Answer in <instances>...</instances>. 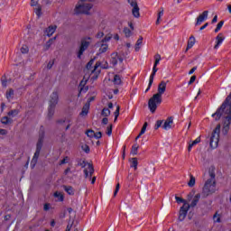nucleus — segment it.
Here are the masks:
<instances>
[{"instance_id": "1", "label": "nucleus", "mask_w": 231, "mask_h": 231, "mask_svg": "<svg viewBox=\"0 0 231 231\" xmlns=\"http://www.w3.org/2000/svg\"><path fill=\"white\" fill-rule=\"evenodd\" d=\"M230 100H231V92L227 96L226 100L223 102L221 106L217 110V112L212 115V116H213V118H215V120H219V118H221V116L223 115V113H225V115H226L224 117L223 129H222V133L224 134H226V133H228V131L230 129V124H231V102H230Z\"/></svg>"}, {"instance_id": "37", "label": "nucleus", "mask_w": 231, "mask_h": 231, "mask_svg": "<svg viewBox=\"0 0 231 231\" xmlns=\"http://www.w3.org/2000/svg\"><path fill=\"white\" fill-rule=\"evenodd\" d=\"M114 115H115L114 122H116V120H118V116H120V106H116V109Z\"/></svg>"}, {"instance_id": "60", "label": "nucleus", "mask_w": 231, "mask_h": 231, "mask_svg": "<svg viewBox=\"0 0 231 231\" xmlns=\"http://www.w3.org/2000/svg\"><path fill=\"white\" fill-rule=\"evenodd\" d=\"M127 180L128 181H133L134 180V176L133 174H129Z\"/></svg>"}, {"instance_id": "53", "label": "nucleus", "mask_w": 231, "mask_h": 231, "mask_svg": "<svg viewBox=\"0 0 231 231\" xmlns=\"http://www.w3.org/2000/svg\"><path fill=\"white\" fill-rule=\"evenodd\" d=\"M82 151H84L85 152H89V146L87 144H84L81 146Z\"/></svg>"}, {"instance_id": "59", "label": "nucleus", "mask_w": 231, "mask_h": 231, "mask_svg": "<svg viewBox=\"0 0 231 231\" xmlns=\"http://www.w3.org/2000/svg\"><path fill=\"white\" fill-rule=\"evenodd\" d=\"M102 37H104V32H97V39H102Z\"/></svg>"}, {"instance_id": "42", "label": "nucleus", "mask_w": 231, "mask_h": 231, "mask_svg": "<svg viewBox=\"0 0 231 231\" xmlns=\"http://www.w3.org/2000/svg\"><path fill=\"white\" fill-rule=\"evenodd\" d=\"M100 68V62H97L94 66V69L92 70V73H100V70L98 69Z\"/></svg>"}, {"instance_id": "11", "label": "nucleus", "mask_w": 231, "mask_h": 231, "mask_svg": "<svg viewBox=\"0 0 231 231\" xmlns=\"http://www.w3.org/2000/svg\"><path fill=\"white\" fill-rule=\"evenodd\" d=\"M129 4L133 7L132 14L134 17H140V8L138 7V3L134 0H129Z\"/></svg>"}, {"instance_id": "50", "label": "nucleus", "mask_w": 231, "mask_h": 231, "mask_svg": "<svg viewBox=\"0 0 231 231\" xmlns=\"http://www.w3.org/2000/svg\"><path fill=\"white\" fill-rule=\"evenodd\" d=\"M162 124H163V121L158 120L155 124L154 129H160V127H162Z\"/></svg>"}, {"instance_id": "18", "label": "nucleus", "mask_w": 231, "mask_h": 231, "mask_svg": "<svg viewBox=\"0 0 231 231\" xmlns=\"http://www.w3.org/2000/svg\"><path fill=\"white\" fill-rule=\"evenodd\" d=\"M15 97V92L13 88H9L5 92V97L8 100V102H12L14 100V97Z\"/></svg>"}, {"instance_id": "2", "label": "nucleus", "mask_w": 231, "mask_h": 231, "mask_svg": "<svg viewBox=\"0 0 231 231\" xmlns=\"http://www.w3.org/2000/svg\"><path fill=\"white\" fill-rule=\"evenodd\" d=\"M167 89V83L165 81H162L158 86V92L154 94L148 101V107L151 113H155L156 109H158V106L162 104V95L165 93Z\"/></svg>"}, {"instance_id": "12", "label": "nucleus", "mask_w": 231, "mask_h": 231, "mask_svg": "<svg viewBox=\"0 0 231 231\" xmlns=\"http://www.w3.org/2000/svg\"><path fill=\"white\" fill-rule=\"evenodd\" d=\"M31 6L34 7V12L38 17H41V15H42V13H41L42 7L41 6V5H39V0H32Z\"/></svg>"}, {"instance_id": "45", "label": "nucleus", "mask_w": 231, "mask_h": 231, "mask_svg": "<svg viewBox=\"0 0 231 231\" xmlns=\"http://www.w3.org/2000/svg\"><path fill=\"white\" fill-rule=\"evenodd\" d=\"M86 134L88 136V138H95V131L93 130H88Z\"/></svg>"}, {"instance_id": "54", "label": "nucleus", "mask_w": 231, "mask_h": 231, "mask_svg": "<svg viewBox=\"0 0 231 231\" xmlns=\"http://www.w3.org/2000/svg\"><path fill=\"white\" fill-rule=\"evenodd\" d=\"M94 138H97V140L102 138V132L95 133Z\"/></svg>"}, {"instance_id": "26", "label": "nucleus", "mask_w": 231, "mask_h": 231, "mask_svg": "<svg viewBox=\"0 0 231 231\" xmlns=\"http://www.w3.org/2000/svg\"><path fill=\"white\" fill-rule=\"evenodd\" d=\"M199 142H201V138L198 137L196 138L191 143H189V147H188V151L189 152H190V151H192V147L194 145H198V143H199Z\"/></svg>"}, {"instance_id": "20", "label": "nucleus", "mask_w": 231, "mask_h": 231, "mask_svg": "<svg viewBox=\"0 0 231 231\" xmlns=\"http://www.w3.org/2000/svg\"><path fill=\"white\" fill-rule=\"evenodd\" d=\"M57 30V26H49L46 31H45V34L48 36V37H51V35H53V33H55V31Z\"/></svg>"}, {"instance_id": "13", "label": "nucleus", "mask_w": 231, "mask_h": 231, "mask_svg": "<svg viewBox=\"0 0 231 231\" xmlns=\"http://www.w3.org/2000/svg\"><path fill=\"white\" fill-rule=\"evenodd\" d=\"M208 19V11H204L197 18L196 26H199L201 23H205Z\"/></svg>"}, {"instance_id": "61", "label": "nucleus", "mask_w": 231, "mask_h": 231, "mask_svg": "<svg viewBox=\"0 0 231 231\" xmlns=\"http://www.w3.org/2000/svg\"><path fill=\"white\" fill-rule=\"evenodd\" d=\"M0 134H8V131L5 130V129H0Z\"/></svg>"}, {"instance_id": "35", "label": "nucleus", "mask_w": 231, "mask_h": 231, "mask_svg": "<svg viewBox=\"0 0 231 231\" xmlns=\"http://www.w3.org/2000/svg\"><path fill=\"white\" fill-rule=\"evenodd\" d=\"M111 39H113V35L111 34H106L105 36V39L101 40L100 42H103L105 44H107V42H109L111 41Z\"/></svg>"}, {"instance_id": "46", "label": "nucleus", "mask_w": 231, "mask_h": 231, "mask_svg": "<svg viewBox=\"0 0 231 231\" xmlns=\"http://www.w3.org/2000/svg\"><path fill=\"white\" fill-rule=\"evenodd\" d=\"M1 82H2L3 88H6V86H8V81L6 80L5 77H2Z\"/></svg>"}, {"instance_id": "39", "label": "nucleus", "mask_w": 231, "mask_h": 231, "mask_svg": "<svg viewBox=\"0 0 231 231\" xmlns=\"http://www.w3.org/2000/svg\"><path fill=\"white\" fill-rule=\"evenodd\" d=\"M162 17H163V8H161V10L158 13L156 24H160V19H162Z\"/></svg>"}, {"instance_id": "10", "label": "nucleus", "mask_w": 231, "mask_h": 231, "mask_svg": "<svg viewBox=\"0 0 231 231\" xmlns=\"http://www.w3.org/2000/svg\"><path fill=\"white\" fill-rule=\"evenodd\" d=\"M95 172V170L93 169V165L90 163L85 164V169H84V174L85 178H88L91 180V177L93 176V173Z\"/></svg>"}, {"instance_id": "36", "label": "nucleus", "mask_w": 231, "mask_h": 231, "mask_svg": "<svg viewBox=\"0 0 231 231\" xmlns=\"http://www.w3.org/2000/svg\"><path fill=\"white\" fill-rule=\"evenodd\" d=\"M189 181L188 182L189 187H194L196 185V178L192 175H189Z\"/></svg>"}, {"instance_id": "57", "label": "nucleus", "mask_w": 231, "mask_h": 231, "mask_svg": "<svg viewBox=\"0 0 231 231\" xmlns=\"http://www.w3.org/2000/svg\"><path fill=\"white\" fill-rule=\"evenodd\" d=\"M196 82V76H192L189 81V84H194Z\"/></svg>"}, {"instance_id": "62", "label": "nucleus", "mask_w": 231, "mask_h": 231, "mask_svg": "<svg viewBox=\"0 0 231 231\" xmlns=\"http://www.w3.org/2000/svg\"><path fill=\"white\" fill-rule=\"evenodd\" d=\"M196 69H198V67H193L189 72V75H192V73H194V71H196Z\"/></svg>"}, {"instance_id": "19", "label": "nucleus", "mask_w": 231, "mask_h": 231, "mask_svg": "<svg viewBox=\"0 0 231 231\" xmlns=\"http://www.w3.org/2000/svg\"><path fill=\"white\" fill-rule=\"evenodd\" d=\"M39 156H41V150H36L31 162V165H32V167H35V165H37Z\"/></svg>"}, {"instance_id": "21", "label": "nucleus", "mask_w": 231, "mask_h": 231, "mask_svg": "<svg viewBox=\"0 0 231 231\" xmlns=\"http://www.w3.org/2000/svg\"><path fill=\"white\" fill-rule=\"evenodd\" d=\"M194 44H196V38L194 36H190L189 37V40L188 41V45H187V48H186V51L188 50H190Z\"/></svg>"}, {"instance_id": "9", "label": "nucleus", "mask_w": 231, "mask_h": 231, "mask_svg": "<svg viewBox=\"0 0 231 231\" xmlns=\"http://www.w3.org/2000/svg\"><path fill=\"white\" fill-rule=\"evenodd\" d=\"M124 62V58L118 55V52H113L110 58V63L113 66H116V64H122Z\"/></svg>"}, {"instance_id": "30", "label": "nucleus", "mask_w": 231, "mask_h": 231, "mask_svg": "<svg viewBox=\"0 0 231 231\" xmlns=\"http://www.w3.org/2000/svg\"><path fill=\"white\" fill-rule=\"evenodd\" d=\"M56 39H57V37H54V38L50 39V40L46 42V44L44 45V49H45V50H48L49 48H51V44H53V42H55Z\"/></svg>"}, {"instance_id": "63", "label": "nucleus", "mask_w": 231, "mask_h": 231, "mask_svg": "<svg viewBox=\"0 0 231 231\" xmlns=\"http://www.w3.org/2000/svg\"><path fill=\"white\" fill-rule=\"evenodd\" d=\"M107 122H109V119H107V117L103 118L102 124H104L105 125H107Z\"/></svg>"}, {"instance_id": "56", "label": "nucleus", "mask_w": 231, "mask_h": 231, "mask_svg": "<svg viewBox=\"0 0 231 231\" xmlns=\"http://www.w3.org/2000/svg\"><path fill=\"white\" fill-rule=\"evenodd\" d=\"M95 62V60H91L88 64H87V69H91V67L93 66V63Z\"/></svg>"}, {"instance_id": "47", "label": "nucleus", "mask_w": 231, "mask_h": 231, "mask_svg": "<svg viewBox=\"0 0 231 231\" xmlns=\"http://www.w3.org/2000/svg\"><path fill=\"white\" fill-rule=\"evenodd\" d=\"M112 133H113V125H110L107 126V128H106V134H107L108 136H111Z\"/></svg>"}, {"instance_id": "31", "label": "nucleus", "mask_w": 231, "mask_h": 231, "mask_svg": "<svg viewBox=\"0 0 231 231\" xmlns=\"http://www.w3.org/2000/svg\"><path fill=\"white\" fill-rule=\"evenodd\" d=\"M140 146H138L137 143L134 144L132 146V150H131V154L132 156H136V154H138V149H139Z\"/></svg>"}, {"instance_id": "49", "label": "nucleus", "mask_w": 231, "mask_h": 231, "mask_svg": "<svg viewBox=\"0 0 231 231\" xmlns=\"http://www.w3.org/2000/svg\"><path fill=\"white\" fill-rule=\"evenodd\" d=\"M147 130V122L144 123V125H143V128L140 132V135L142 134H145V131Z\"/></svg>"}, {"instance_id": "52", "label": "nucleus", "mask_w": 231, "mask_h": 231, "mask_svg": "<svg viewBox=\"0 0 231 231\" xmlns=\"http://www.w3.org/2000/svg\"><path fill=\"white\" fill-rule=\"evenodd\" d=\"M175 199L177 201V203H187V201H185V199L180 198V197H175Z\"/></svg>"}, {"instance_id": "16", "label": "nucleus", "mask_w": 231, "mask_h": 231, "mask_svg": "<svg viewBox=\"0 0 231 231\" xmlns=\"http://www.w3.org/2000/svg\"><path fill=\"white\" fill-rule=\"evenodd\" d=\"M44 140V131L40 132V137L36 144V151H41L42 149V143Z\"/></svg>"}, {"instance_id": "43", "label": "nucleus", "mask_w": 231, "mask_h": 231, "mask_svg": "<svg viewBox=\"0 0 231 231\" xmlns=\"http://www.w3.org/2000/svg\"><path fill=\"white\" fill-rule=\"evenodd\" d=\"M223 24H225V22L221 21L217 23V28L215 29V33H217L221 28H223Z\"/></svg>"}, {"instance_id": "17", "label": "nucleus", "mask_w": 231, "mask_h": 231, "mask_svg": "<svg viewBox=\"0 0 231 231\" xmlns=\"http://www.w3.org/2000/svg\"><path fill=\"white\" fill-rule=\"evenodd\" d=\"M217 43L214 47L215 50H217V48H219L221 46V44H223V41H225V36L223 35V33H218L217 38H216Z\"/></svg>"}, {"instance_id": "3", "label": "nucleus", "mask_w": 231, "mask_h": 231, "mask_svg": "<svg viewBox=\"0 0 231 231\" xmlns=\"http://www.w3.org/2000/svg\"><path fill=\"white\" fill-rule=\"evenodd\" d=\"M96 0H79L74 8L75 15H91Z\"/></svg>"}, {"instance_id": "28", "label": "nucleus", "mask_w": 231, "mask_h": 231, "mask_svg": "<svg viewBox=\"0 0 231 231\" xmlns=\"http://www.w3.org/2000/svg\"><path fill=\"white\" fill-rule=\"evenodd\" d=\"M54 198L57 199V201H64V195L62 192L56 191L54 192Z\"/></svg>"}, {"instance_id": "33", "label": "nucleus", "mask_w": 231, "mask_h": 231, "mask_svg": "<svg viewBox=\"0 0 231 231\" xmlns=\"http://www.w3.org/2000/svg\"><path fill=\"white\" fill-rule=\"evenodd\" d=\"M143 42V38L140 37L135 44V51H140V46H142V42Z\"/></svg>"}, {"instance_id": "64", "label": "nucleus", "mask_w": 231, "mask_h": 231, "mask_svg": "<svg viewBox=\"0 0 231 231\" xmlns=\"http://www.w3.org/2000/svg\"><path fill=\"white\" fill-rule=\"evenodd\" d=\"M43 209L45 210V211H48L49 209H50V204H44V206H43Z\"/></svg>"}, {"instance_id": "44", "label": "nucleus", "mask_w": 231, "mask_h": 231, "mask_svg": "<svg viewBox=\"0 0 231 231\" xmlns=\"http://www.w3.org/2000/svg\"><path fill=\"white\" fill-rule=\"evenodd\" d=\"M30 51V48H28V45H23L21 48V53H28Z\"/></svg>"}, {"instance_id": "51", "label": "nucleus", "mask_w": 231, "mask_h": 231, "mask_svg": "<svg viewBox=\"0 0 231 231\" xmlns=\"http://www.w3.org/2000/svg\"><path fill=\"white\" fill-rule=\"evenodd\" d=\"M65 176H69V174H73V171H71V168L69 167L64 171Z\"/></svg>"}, {"instance_id": "38", "label": "nucleus", "mask_w": 231, "mask_h": 231, "mask_svg": "<svg viewBox=\"0 0 231 231\" xmlns=\"http://www.w3.org/2000/svg\"><path fill=\"white\" fill-rule=\"evenodd\" d=\"M213 220H214V223H221V215L216 213L213 216Z\"/></svg>"}, {"instance_id": "5", "label": "nucleus", "mask_w": 231, "mask_h": 231, "mask_svg": "<svg viewBox=\"0 0 231 231\" xmlns=\"http://www.w3.org/2000/svg\"><path fill=\"white\" fill-rule=\"evenodd\" d=\"M91 42H93V38L91 37H84L80 41L79 49L77 53L78 59H82V55H84V51L89 48L91 45Z\"/></svg>"}, {"instance_id": "7", "label": "nucleus", "mask_w": 231, "mask_h": 231, "mask_svg": "<svg viewBox=\"0 0 231 231\" xmlns=\"http://www.w3.org/2000/svg\"><path fill=\"white\" fill-rule=\"evenodd\" d=\"M219 133H221V125H217L210 138V147L216 149L219 143Z\"/></svg>"}, {"instance_id": "14", "label": "nucleus", "mask_w": 231, "mask_h": 231, "mask_svg": "<svg viewBox=\"0 0 231 231\" xmlns=\"http://www.w3.org/2000/svg\"><path fill=\"white\" fill-rule=\"evenodd\" d=\"M157 71H158V68H156V65H153L152 72L150 76L148 88H146L145 93H147V91H149V89H151V86H152V83L154 82V76L156 75Z\"/></svg>"}, {"instance_id": "55", "label": "nucleus", "mask_w": 231, "mask_h": 231, "mask_svg": "<svg viewBox=\"0 0 231 231\" xmlns=\"http://www.w3.org/2000/svg\"><path fill=\"white\" fill-rule=\"evenodd\" d=\"M118 190H120V183L116 184V190L114 192V196H116V194H118Z\"/></svg>"}, {"instance_id": "23", "label": "nucleus", "mask_w": 231, "mask_h": 231, "mask_svg": "<svg viewBox=\"0 0 231 231\" xmlns=\"http://www.w3.org/2000/svg\"><path fill=\"white\" fill-rule=\"evenodd\" d=\"M54 115H55V106H51L49 105L47 118H49V120H51Z\"/></svg>"}, {"instance_id": "58", "label": "nucleus", "mask_w": 231, "mask_h": 231, "mask_svg": "<svg viewBox=\"0 0 231 231\" xmlns=\"http://www.w3.org/2000/svg\"><path fill=\"white\" fill-rule=\"evenodd\" d=\"M51 68H53V61H49L47 64V69H51Z\"/></svg>"}, {"instance_id": "29", "label": "nucleus", "mask_w": 231, "mask_h": 231, "mask_svg": "<svg viewBox=\"0 0 231 231\" xmlns=\"http://www.w3.org/2000/svg\"><path fill=\"white\" fill-rule=\"evenodd\" d=\"M113 82L115 86H122V79L118 75H116L114 77Z\"/></svg>"}, {"instance_id": "34", "label": "nucleus", "mask_w": 231, "mask_h": 231, "mask_svg": "<svg viewBox=\"0 0 231 231\" xmlns=\"http://www.w3.org/2000/svg\"><path fill=\"white\" fill-rule=\"evenodd\" d=\"M131 167H133L134 169V171H136V169H138V159L132 158Z\"/></svg>"}, {"instance_id": "4", "label": "nucleus", "mask_w": 231, "mask_h": 231, "mask_svg": "<svg viewBox=\"0 0 231 231\" xmlns=\"http://www.w3.org/2000/svg\"><path fill=\"white\" fill-rule=\"evenodd\" d=\"M201 198V195L198 193L197 195L194 196L192 201L190 204L189 203H184L183 206L180 208V215H179V219L180 221H183L185 217H187V213L189 212V208L196 207L198 203L199 202V199Z\"/></svg>"}, {"instance_id": "41", "label": "nucleus", "mask_w": 231, "mask_h": 231, "mask_svg": "<svg viewBox=\"0 0 231 231\" xmlns=\"http://www.w3.org/2000/svg\"><path fill=\"white\" fill-rule=\"evenodd\" d=\"M154 59L155 62L153 66H158L160 64V61L162 60V56L160 54H155Z\"/></svg>"}, {"instance_id": "22", "label": "nucleus", "mask_w": 231, "mask_h": 231, "mask_svg": "<svg viewBox=\"0 0 231 231\" xmlns=\"http://www.w3.org/2000/svg\"><path fill=\"white\" fill-rule=\"evenodd\" d=\"M1 123L4 124V125H8L14 123V119L10 116H4L1 118Z\"/></svg>"}, {"instance_id": "27", "label": "nucleus", "mask_w": 231, "mask_h": 231, "mask_svg": "<svg viewBox=\"0 0 231 231\" xmlns=\"http://www.w3.org/2000/svg\"><path fill=\"white\" fill-rule=\"evenodd\" d=\"M20 111L19 109H13L8 112L7 116L11 117V119L15 118L17 115H19Z\"/></svg>"}, {"instance_id": "8", "label": "nucleus", "mask_w": 231, "mask_h": 231, "mask_svg": "<svg viewBox=\"0 0 231 231\" xmlns=\"http://www.w3.org/2000/svg\"><path fill=\"white\" fill-rule=\"evenodd\" d=\"M57 104H59V91L54 90L50 96L49 106L57 107Z\"/></svg>"}, {"instance_id": "6", "label": "nucleus", "mask_w": 231, "mask_h": 231, "mask_svg": "<svg viewBox=\"0 0 231 231\" xmlns=\"http://www.w3.org/2000/svg\"><path fill=\"white\" fill-rule=\"evenodd\" d=\"M216 192V180L208 179L203 188L204 196H210Z\"/></svg>"}, {"instance_id": "25", "label": "nucleus", "mask_w": 231, "mask_h": 231, "mask_svg": "<svg viewBox=\"0 0 231 231\" xmlns=\"http://www.w3.org/2000/svg\"><path fill=\"white\" fill-rule=\"evenodd\" d=\"M99 44H100L99 53H106V51H107V50H109V45H107V43L99 42Z\"/></svg>"}, {"instance_id": "15", "label": "nucleus", "mask_w": 231, "mask_h": 231, "mask_svg": "<svg viewBox=\"0 0 231 231\" xmlns=\"http://www.w3.org/2000/svg\"><path fill=\"white\" fill-rule=\"evenodd\" d=\"M172 125H174V118L168 117L162 125V129L169 131V129L172 128Z\"/></svg>"}, {"instance_id": "48", "label": "nucleus", "mask_w": 231, "mask_h": 231, "mask_svg": "<svg viewBox=\"0 0 231 231\" xmlns=\"http://www.w3.org/2000/svg\"><path fill=\"white\" fill-rule=\"evenodd\" d=\"M124 33H125V37H131V30L129 28H125Z\"/></svg>"}, {"instance_id": "40", "label": "nucleus", "mask_w": 231, "mask_h": 231, "mask_svg": "<svg viewBox=\"0 0 231 231\" xmlns=\"http://www.w3.org/2000/svg\"><path fill=\"white\" fill-rule=\"evenodd\" d=\"M101 115L102 116H109L111 110H109V108H103Z\"/></svg>"}, {"instance_id": "24", "label": "nucleus", "mask_w": 231, "mask_h": 231, "mask_svg": "<svg viewBox=\"0 0 231 231\" xmlns=\"http://www.w3.org/2000/svg\"><path fill=\"white\" fill-rule=\"evenodd\" d=\"M89 113V103L84 105L81 113L79 114L81 116H88Z\"/></svg>"}, {"instance_id": "32", "label": "nucleus", "mask_w": 231, "mask_h": 231, "mask_svg": "<svg viewBox=\"0 0 231 231\" xmlns=\"http://www.w3.org/2000/svg\"><path fill=\"white\" fill-rule=\"evenodd\" d=\"M64 190L69 194V196H73L75 194V189L71 186H64Z\"/></svg>"}]
</instances>
